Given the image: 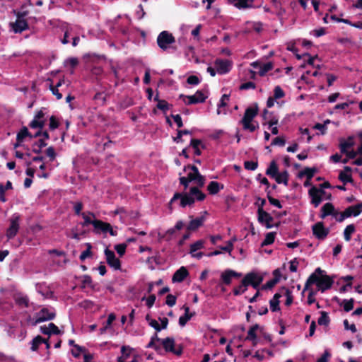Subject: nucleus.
<instances>
[{"label": "nucleus", "mask_w": 362, "mask_h": 362, "mask_svg": "<svg viewBox=\"0 0 362 362\" xmlns=\"http://www.w3.org/2000/svg\"><path fill=\"white\" fill-rule=\"evenodd\" d=\"M194 197L198 201H202L205 199L206 195L202 192L197 187H193L190 188L189 193H175L170 200V204L175 203L180 199V206L185 207L187 205H192L194 202Z\"/></svg>", "instance_id": "nucleus-1"}, {"label": "nucleus", "mask_w": 362, "mask_h": 362, "mask_svg": "<svg viewBox=\"0 0 362 362\" xmlns=\"http://www.w3.org/2000/svg\"><path fill=\"white\" fill-rule=\"evenodd\" d=\"M333 282V279L329 276L322 275V276H318L315 274H312L305 282L304 291L308 289L310 285L316 284L318 290L324 292L332 287Z\"/></svg>", "instance_id": "nucleus-2"}, {"label": "nucleus", "mask_w": 362, "mask_h": 362, "mask_svg": "<svg viewBox=\"0 0 362 362\" xmlns=\"http://www.w3.org/2000/svg\"><path fill=\"white\" fill-rule=\"evenodd\" d=\"M175 41V37L168 31H162L157 37V44L163 50L169 48L170 45L174 43Z\"/></svg>", "instance_id": "nucleus-3"}, {"label": "nucleus", "mask_w": 362, "mask_h": 362, "mask_svg": "<svg viewBox=\"0 0 362 362\" xmlns=\"http://www.w3.org/2000/svg\"><path fill=\"white\" fill-rule=\"evenodd\" d=\"M55 317V312L53 308H43L35 315V322L33 323V325H36L38 323L51 320Z\"/></svg>", "instance_id": "nucleus-4"}, {"label": "nucleus", "mask_w": 362, "mask_h": 362, "mask_svg": "<svg viewBox=\"0 0 362 362\" xmlns=\"http://www.w3.org/2000/svg\"><path fill=\"white\" fill-rule=\"evenodd\" d=\"M20 216L15 214L10 218V226L6 230V235L8 240L13 239L18 233L20 226Z\"/></svg>", "instance_id": "nucleus-5"}, {"label": "nucleus", "mask_w": 362, "mask_h": 362, "mask_svg": "<svg viewBox=\"0 0 362 362\" xmlns=\"http://www.w3.org/2000/svg\"><path fill=\"white\" fill-rule=\"evenodd\" d=\"M325 193L323 189H319L313 186L308 191V194L311 199V204H313L315 207H317L322 202Z\"/></svg>", "instance_id": "nucleus-6"}, {"label": "nucleus", "mask_w": 362, "mask_h": 362, "mask_svg": "<svg viewBox=\"0 0 362 362\" xmlns=\"http://www.w3.org/2000/svg\"><path fill=\"white\" fill-rule=\"evenodd\" d=\"M25 15V12L18 13L16 21L14 23H11V26L15 33H20L28 28V23L24 19Z\"/></svg>", "instance_id": "nucleus-7"}, {"label": "nucleus", "mask_w": 362, "mask_h": 362, "mask_svg": "<svg viewBox=\"0 0 362 362\" xmlns=\"http://www.w3.org/2000/svg\"><path fill=\"white\" fill-rule=\"evenodd\" d=\"M262 277L255 273L250 272L247 274L243 278V285L245 287L251 285L255 289H257L262 282Z\"/></svg>", "instance_id": "nucleus-8"}, {"label": "nucleus", "mask_w": 362, "mask_h": 362, "mask_svg": "<svg viewBox=\"0 0 362 362\" xmlns=\"http://www.w3.org/2000/svg\"><path fill=\"white\" fill-rule=\"evenodd\" d=\"M187 168L192 170V172L188 173L189 180L195 182L200 187H203L205 182V177L199 173L197 167L189 165Z\"/></svg>", "instance_id": "nucleus-9"}, {"label": "nucleus", "mask_w": 362, "mask_h": 362, "mask_svg": "<svg viewBox=\"0 0 362 362\" xmlns=\"http://www.w3.org/2000/svg\"><path fill=\"white\" fill-rule=\"evenodd\" d=\"M161 344L167 352L173 353L175 355H180L182 352L181 347L178 349L175 348V340L173 337H166L162 339Z\"/></svg>", "instance_id": "nucleus-10"}, {"label": "nucleus", "mask_w": 362, "mask_h": 362, "mask_svg": "<svg viewBox=\"0 0 362 362\" xmlns=\"http://www.w3.org/2000/svg\"><path fill=\"white\" fill-rule=\"evenodd\" d=\"M180 97L184 98V103L187 105H192L203 103L205 101L206 97L202 91H197L194 95L185 96L181 95Z\"/></svg>", "instance_id": "nucleus-11"}, {"label": "nucleus", "mask_w": 362, "mask_h": 362, "mask_svg": "<svg viewBox=\"0 0 362 362\" xmlns=\"http://www.w3.org/2000/svg\"><path fill=\"white\" fill-rule=\"evenodd\" d=\"M258 221L266 226L267 228H272L273 227L272 222L273 217L263 209H257Z\"/></svg>", "instance_id": "nucleus-12"}, {"label": "nucleus", "mask_w": 362, "mask_h": 362, "mask_svg": "<svg viewBox=\"0 0 362 362\" xmlns=\"http://www.w3.org/2000/svg\"><path fill=\"white\" fill-rule=\"evenodd\" d=\"M214 66L219 74H225L230 71L232 64L228 59H217L214 62Z\"/></svg>", "instance_id": "nucleus-13"}, {"label": "nucleus", "mask_w": 362, "mask_h": 362, "mask_svg": "<svg viewBox=\"0 0 362 362\" xmlns=\"http://www.w3.org/2000/svg\"><path fill=\"white\" fill-rule=\"evenodd\" d=\"M313 235L317 239H325L329 234V229L325 228L322 222H317L312 227Z\"/></svg>", "instance_id": "nucleus-14"}, {"label": "nucleus", "mask_w": 362, "mask_h": 362, "mask_svg": "<svg viewBox=\"0 0 362 362\" xmlns=\"http://www.w3.org/2000/svg\"><path fill=\"white\" fill-rule=\"evenodd\" d=\"M107 263L115 269H119L121 267L120 261L115 257V252L109 249L105 250Z\"/></svg>", "instance_id": "nucleus-15"}, {"label": "nucleus", "mask_w": 362, "mask_h": 362, "mask_svg": "<svg viewBox=\"0 0 362 362\" xmlns=\"http://www.w3.org/2000/svg\"><path fill=\"white\" fill-rule=\"evenodd\" d=\"M45 113L41 110L38 111L35 115L33 119L30 123V127L32 129H42L45 125L44 119Z\"/></svg>", "instance_id": "nucleus-16"}, {"label": "nucleus", "mask_w": 362, "mask_h": 362, "mask_svg": "<svg viewBox=\"0 0 362 362\" xmlns=\"http://www.w3.org/2000/svg\"><path fill=\"white\" fill-rule=\"evenodd\" d=\"M257 107H249L245 110L244 116L241 119V123L252 122L253 119L257 115Z\"/></svg>", "instance_id": "nucleus-17"}, {"label": "nucleus", "mask_w": 362, "mask_h": 362, "mask_svg": "<svg viewBox=\"0 0 362 362\" xmlns=\"http://www.w3.org/2000/svg\"><path fill=\"white\" fill-rule=\"evenodd\" d=\"M189 273L187 269L185 267H181L177 269L173 276V282H182L188 276Z\"/></svg>", "instance_id": "nucleus-18"}, {"label": "nucleus", "mask_w": 362, "mask_h": 362, "mask_svg": "<svg viewBox=\"0 0 362 362\" xmlns=\"http://www.w3.org/2000/svg\"><path fill=\"white\" fill-rule=\"evenodd\" d=\"M347 218L351 216H357L362 212V203L356 205L350 206L344 210Z\"/></svg>", "instance_id": "nucleus-19"}, {"label": "nucleus", "mask_w": 362, "mask_h": 362, "mask_svg": "<svg viewBox=\"0 0 362 362\" xmlns=\"http://www.w3.org/2000/svg\"><path fill=\"white\" fill-rule=\"evenodd\" d=\"M16 303L21 308H28L29 306L28 297L23 293H18L14 296Z\"/></svg>", "instance_id": "nucleus-20"}, {"label": "nucleus", "mask_w": 362, "mask_h": 362, "mask_svg": "<svg viewBox=\"0 0 362 362\" xmlns=\"http://www.w3.org/2000/svg\"><path fill=\"white\" fill-rule=\"evenodd\" d=\"M335 209L332 203H326L321 208V214L320 217L322 219L325 218L327 216L334 215Z\"/></svg>", "instance_id": "nucleus-21"}, {"label": "nucleus", "mask_w": 362, "mask_h": 362, "mask_svg": "<svg viewBox=\"0 0 362 362\" xmlns=\"http://www.w3.org/2000/svg\"><path fill=\"white\" fill-rule=\"evenodd\" d=\"M183 309L185 314L179 318V325L181 327H184L195 314L194 313H189V308L188 306L184 305Z\"/></svg>", "instance_id": "nucleus-22"}, {"label": "nucleus", "mask_w": 362, "mask_h": 362, "mask_svg": "<svg viewBox=\"0 0 362 362\" xmlns=\"http://www.w3.org/2000/svg\"><path fill=\"white\" fill-rule=\"evenodd\" d=\"M205 218L204 216L197 217L192 219L188 224L187 229L188 230H195L204 223Z\"/></svg>", "instance_id": "nucleus-23"}, {"label": "nucleus", "mask_w": 362, "mask_h": 362, "mask_svg": "<svg viewBox=\"0 0 362 362\" xmlns=\"http://www.w3.org/2000/svg\"><path fill=\"white\" fill-rule=\"evenodd\" d=\"M231 1L233 5L241 9V8H251L252 6V3L254 0H229Z\"/></svg>", "instance_id": "nucleus-24"}, {"label": "nucleus", "mask_w": 362, "mask_h": 362, "mask_svg": "<svg viewBox=\"0 0 362 362\" xmlns=\"http://www.w3.org/2000/svg\"><path fill=\"white\" fill-rule=\"evenodd\" d=\"M259 329V326L256 324L253 326H252L248 332H247V336L246 337L247 340L252 341L253 343V345L257 344V335H256V331Z\"/></svg>", "instance_id": "nucleus-25"}, {"label": "nucleus", "mask_w": 362, "mask_h": 362, "mask_svg": "<svg viewBox=\"0 0 362 362\" xmlns=\"http://www.w3.org/2000/svg\"><path fill=\"white\" fill-rule=\"evenodd\" d=\"M81 216L83 218L84 221L81 223L83 226H87L89 224L93 223L95 216L92 212H83L81 214Z\"/></svg>", "instance_id": "nucleus-26"}, {"label": "nucleus", "mask_w": 362, "mask_h": 362, "mask_svg": "<svg viewBox=\"0 0 362 362\" xmlns=\"http://www.w3.org/2000/svg\"><path fill=\"white\" fill-rule=\"evenodd\" d=\"M274 178L277 183H284L285 185H287L288 180V173L286 170L281 173H278Z\"/></svg>", "instance_id": "nucleus-27"}, {"label": "nucleus", "mask_w": 362, "mask_h": 362, "mask_svg": "<svg viewBox=\"0 0 362 362\" xmlns=\"http://www.w3.org/2000/svg\"><path fill=\"white\" fill-rule=\"evenodd\" d=\"M223 186L221 185V187H220L219 183L216 181L210 182V183L209 184V185L207 187L208 191L211 194H217L220 191V189H223Z\"/></svg>", "instance_id": "nucleus-28"}, {"label": "nucleus", "mask_w": 362, "mask_h": 362, "mask_svg": "<svg viewBox=\"0 0 362 362\" xmlns=\"http://www.w3.org/2000/svg\"><path fill=\"white\" fill-rule=\"evenodd\" d=\"M279 173V169L277 165L274 160H272L270 163L269 168L266 170V174L268 176L274 178L275 175Z\"/></svg>", "instance_id": "nucleus-29"}, {"label": "nucleus", "mask_w": 362, "mask_h": 362, "mask_svg": "<svg viewBox=\"0 0 362 362\" xmlns=\"http://www.w3.org/2000/svg\"><path fill=\"white\" fill-rule=\"evenodd\" d=\"M45 342V338L38 335L35 337L31 341V350L35 351L37 350L39 346Z\"/></svg>", "instance_id": "nucleus-30"}, {"label": "nucleus", "mask_w": 362, "mask_h": 362, "mask_svg": "<svg viewBox=\"0 0 362 362\" xmlns=\"http://www.w3.org/2000/svg\"><path fill=\"white\" fill-rule=\"evenodd\" d=\"M27 136H30V138L34 137L30 134L28 128L24 127L17 134L16 140L18 142H23V139Z\"/></svg>", "instance_id": "nucleus-31"}, {"label": "nucleus", "mask_w": 362, "mask_h": 362, "mask_svg": "<svg viewBox=\"0 0 362 362\" xmlns=\"http://www.w3.org/2000/svg\"><path fill=\"white\" fill-rule=\"evenodd\" d=\"M355 231V226L353 224L348 225L344 230V238L346 241L351 240V235Z\"/></svg>", "instance_id": "nucleus-32"}, {"label": "nucleus", "mask_w": 362, "mask_h": 362, "mask_svg": "<svg viewBox=\"0 0 362 362\" xmlns=\"http://www.w3.org/2000/svg\"><path fill=\"white\" fill-rule=\"evenodd\" d=\"M315 173V168H305L299 173V177L306 176L308 180H310L314 176Z\"/></svg>", "instance_id": "nucleus-33"}, {"label": "nucleus", "mask_w": 362, "mask_h": 362, "mask_svg": "<svg viewBox=\"0 0 362 362\" xmlns=\"http://www.w3.org/2000/svg\"><path fill=\"white\" fill-rule=\"evenodd\" d=\"M275 239V233L270 232L266 234L264 240L262 241L261 245L262 247L271 245L274 243Z\"/></svg>", "instance_id": "nucleus-34"}, {"label": "nucleus", "mask_w": 362, "mask_h": 362, "mask_svg": "<svg viewBox=\"0 0 362 362\" xmlns=\"http://www.w3.org/2000/svg\"><path fill=\"white\" fill-rule=\"evenodd\" d=\"M229 100V95L223 94L218 104L217 114L220 115L222 113V107H224L227 105V101Z\"/></svg>", "instance_id": "nucleus-35"}, {"label": "nucleus", "mask_w": 362, "mask_h": 362, "mask_svg": "<svg viewBox=\"0 0 362 362\" xmlns=\"http://www.w3.org/2000/svg\"><path fill=\"white\" fill-rule=\"evenodd\" d=\"M330 320L327 313L325 311L321 312V315L319 317L317 322L320 325L328 326Z\"/></svg>", "instance_id": "nucleus-36"}, {"label": "nucleus", "mask_w": 362, "mask_h": 362, "mask_svg": "<svg viewBox=\"0 0 362 362\" xmlns=\"http://www.w3.org/2000/svg\"><path fill=\"white\" fill-rule=\"evenodd\" d=\"M282 294L286 296V305H290L293 302V296L291 291L285 287L281 288Z\"/></svg>", "instance_id": "nucleus-37"}, {"label": "nucleus", "mask_w": 362, "mask_h": 362, "mask_svg": "<svg viewBox=\"0 0 362 362\" xmlns=\"http://www.w3.org/2000/svg\"><path fill=\"white\" fill-rule=\"evenodd\" d=\"M204 241L203 240H199L196 241L194 243L190 245V254H194V252H197V250L204 247Z\"/></svg>", "instance_id": "nucleus-38"}, {"label": "nucleus", "mask_w": 362, "mask_h": 362, "mask_svg": "<svg viewBox=\"0 0 362 362\" xmlns=\"http://www.w3.org/2000/svg\"><path fill=\"white\" fill-rule=\"evenodd\" d=\"M221 278L225 284L229 285L231 283V280L233 278L232 275L230 273V269L225 270L221 274Z\"/></svg>", "instance_id": "nucleus-39"}, {"label": "nucleus", "mask_w": 362, "mask_h": 362, "mask_svg": "<svg viewBox=\"0 0 362 362\" xmlns=\"http://www.w3.org/2000/svg\"><path fill=\"white\" fill-rule=\"evenodd\" d=\"M74 349L71 351L72 355L75 358H78L81 353L86 352V349L83 346H81L78 344H74Z\"/></svg>", "instance_id": "nucleus-40"}, {"label": "nucleus", "mask_w": 362, "mask_h": 362, "mask_svg": "<svg viewBox=\"0 0 362 362\" xmlns=\"http://www.w3.org/2000/svg\"><path fill=\"white\" fill-rule=\"evenodd\" d=\"M102 232L104 233H109L112 236L117 235V232L112 229L110 223L104 222Z\"/></svg>", "instance_id": "nucleus-41"}, {"label": "nucleus", "mask_w": 362, "mask_h": 362, "mask_svg": "<svg viewBox=\"0 0 362 362\" xmlns=\"http://www.w3.org/2000/svg\"><path fill=\"white\" fill-rule=\"evenodd\" d=\"M273 66L272 64L269 62L263 64L259 71V74L260 76H264L269 71H270L272 69Z\"/></svg>", "instance_id": "nucleus-42"}, {"label": "nucleus", "mask_w": 362, "mask_h": 362, "mask_svg": "<svg viewBox=\"0 0 362 362\" xmlns=\"http://www.w3.org/2000/svg\"><path fill=\"white\" fill-rule=\"evenodd\" d=\"M354 299L353 298H351L349 300H343V306H344V310L346 311V312H349L351 311L353 308H354Z\"/></svg>", "instance_id": "nucleus-43"}, {"label": "nucleus", "mask_w": 362, "mask_h": 362, "mask_svg": "<svg viewBox=\"0 0 362 362\" xmlns=\"http://www.w3.org/2000/svg\"><path fill=\"white\" fill-rule=\"evenodd\" d=\"M339 180L343 182L344 184H346L347 182H352L351 176L350 174L341 172L339 175Z\"/></svg>", "instance_id": "nucleus-44"}, {"label": "nucleus", "mask_w": 362, "mask_h": 362, "mask_svg": "<svg viewBox=\"0 0 362 362\" xmlns=\"http://www.w3.org/2000/svg\"><path fill=\"white\" fill-rule=\"evenodd\" d=\"M87 249L84 250L80 255V259L81 261H84L87 257H90L91 255V245L90 243L86 244Z\"/></svg>", "instance_id": "nucleus-45"}, {"label": "nucleus", "mask_w": 362, "mask_h": 362, "mask_svg": "<svg viewBox=\"0 0 362 362\" xmlns=\"http://www.w3.org/2000/svg\"><path fill=\"white\" fill-rule=\"evenodd\" d=\"M243 285V279L241 281V284L233 290V293L235 296H239L245 292L247 289V286H244Z\"/></svg>", "instance_id": "nucleus-46"}, {"label": "nucleus", "mask_w": 362, "mask_h": 362, "mask_svg": "<svg viewBox=\"0 0 362 362\" xmlns=\"http://www.w3.org/2000/svg\"><path fill=\"white\" fill-rule=\"evenodd\" d=\"M333 217L336 219L338 222H342L344 221L347 216H346V213L344 211L343 212L340 213L335 210L334 214L333 215Z\"/></svg>", "instance_id": "nucleus-47"}, {"label": "nucleus", "mask_w": 362, "mask_h": 362, "mask_svg": "<svg viewBox=\"0 0 362 362\" xmlns=\"http://www.w3.org/2000/svg\"><path fill=\"white\" fill-rule=\"evenodd\" d=\"M104 222L100 220L94 219L93 226L94 227L95 233H98L102 232Z\"/></svg>", "instance_id": "nucleus-48"}, {"label": "nucleus", "mask_w": 362, "mask_h": 362, "mask_svg": "<svg viewBox=\"0 0 362 362\" xmlns=\"http://www.w3.org/2000/svg\"><path fill=\"white\" fill-rule=\"evenodd\" d=\"M257 162L248 160L244 163V167L246 170H255L257 168Z\"/></svg>", "instance_id": "nucleus-49"}, {"label": "nucleus", "mask_w": 362, "mask_h": 362, "mask_svg": "<svg viewBox=\"0 0 362 362\" xmlns=\"http://www.w3.org/2000/svg\"><path fill=\"white\" fill-rule=\"evenodd\" d=\"M243 126V129L245 130H249L250 132H255L257 128H258L259 125L258 124H252V122H245V123H242Z\"/></svg>", "instance_id": "nucleus-50"}, {"label": "nucleus", "mask_w": 362, "mask_h": 362, "mask_svg": "<svg viewBox=\"0 0 362 362\" xmlns=\"http://www.w3.org/2000/svg\"><path fill=\"white\" fill-rule=\"evenodd\" d=\"M284 96V92L279 86H276L274 90V98L279 99Z\"/></svg>", "instance_id": "nucleus-51"}, {"label": "nucleus", "mask_w": 362, "mask_h": 362, "mask_svg": "<svg viewBox=\"0 0 362 362\" xmlns=\"http://www.w3.org/2000/svg\"><path fill=\"white\" fill-rule=\"evenodd\" d=\"M157 107L163 112H166L169 109V104L164 100H158Z\"/></svg>", "instance_id": "nucleus-52"}, {"label": "nucleus", "mask_w": 362, "mask_h": 362, "mask_svg": "<svg viewBox=\"0 0 362 362\" xmlns=\"http://www.w3.org/2000/svg\"><path fill=\"white\" fill-rule=\"evenodd\" d=\"M126 247L127 245L125 244H118L115 246V250L120 257H122L125 253Z\"/></svg>", "instance_id": "nucleus-53"}, {"label": "nucleus", "mask_w": 362, "mask_h": 362, "mask_svg": "<svg viewBox=\"0 0 362 362\" xmlns=\"http://www.w3.org/2000/svg\"><path fill=\"white\" fill-rule=\"evenodd\" d=\"M165 303L168 306L173 307L176 303V297L172 294L168 295Z\"/></svg>", "instance_id": "nucleus-54"}, {"label": "nucleus", "mask_w": 362, "mask_h": 362, "mask_svg": "<svg viewBox=\"0 0 362 362\" xmlns=\"http://www.w3.org/2000/svg\"><path fill=\"white\" fill-rule=\"evenodd\" d=\"M46 154L49 158V160L51 161H53L56 158V153H55L54 148L52 146H49L46 150Z\"/></svg>", "instance_id": "nucleus-55"}, {"label": "nucleus", "mask_w": 362, "mask_h": 362, "mask_svg": "<svg viewBox=\"0 0 362 362\" xmlns=\"http://www.w3.org/2000/svg\"><path fill=\"white\" fill-rule=\"evenodd\" d=\"M344 326L346 330H350L352 333H355L357 331L356 325L354 324L349 325L347 320H344Z\"/></svg>", "instance_id": "nucleus-56"}, {"label": "nucleus", "mask_w": 362, "mask_h": 362, "mask_svg": "<svg viewBox=\"0 0 362 362\" xmlns=\"http://www.w3.org/2000/svg\"><path fill=\"white\" fill-rule=\"evenodd\" d=\"M176 231L177 230L174 228H171L165 232V234L163 236V238H165L166 240H170L175 235Z\"/></svg>", "instance_id": "nucleus-57"}, {"label": "nucleus", "mask_w": 362, "mask_h": 362, "mask_svg": "<svg viewBox=\"0 0 362 362\" xmlns=\"http://www.w3.org/2000/svg\"><path fill=\"white\" fill-rule=\"evenodd\" d=\"M255 83L252 81H248L246 83H243L240 86V90H247V89H255Z\"/></svg>", "instance_id": "nucleus-58"}, {"label": "nucleus", "mask_w": 362, "mask_h": 362, "mask_svg": "<svg viewBox=\"0 0 362 362\" xmlns=\"http://www.w3.org/2000/svg\"><path fill=\"white\" fill-rule=\"evenodd\" d=\"M269 304L272 311L276 312L280 310L279 301H276V300H270Z\"/></svg>", "instance_id": "nucleus-59"}, {"label": "nucleus", "mask_w": 362, "mask_h": 362, "mask_svg": "<svg viewBox=\"0 0 362 362\" xmlns=\"http://www.w3.org/2000/svg\"><path fill=\"white\" fill-rule=\"evenodd\" d=\"M187 81L189 84H191V85H197L200 82L199 78L194 75L189 76L187 78Z\"/></svg>", "instance_id": "nucleus-60"}, {"label": "nucleus", "mask_w": 362, "mask_h": 362, "mask_svg": "<svg viewBox=\"0 0 362 362\" xmlns=\"http://www.w3.org/2000/svg\"><path fill=\"white\" fill-rule=\"evenodd\" d=\"M310 34L313 35L316 37H319L325 34V29L324 28H321L320 29L313 30L310 32Z\"/></svg>", "instance_id": "nucleus-61"}, {"label": "nucleus", "mask_w": 362, "mask_h": 362, "mask_svg": "<svg viewBox=\"0 0 362 362\" xmlns=\"http://www.w3.org/2000/svg\"><path fill=\"white\" fill-rule=\"evenodd\" d=\"M268 200L272 205L277 207L278 209L282 208V205L278 199H276L268 195Z\"/></svg>", "instance_id": "nucleus-62"}, {"label": "nucleus", "mask_w": 362, "mask_h": 362, "mask_svg": "<svg viewBox=\"0 0 362 362\" xmlns=\"http://www.w3.org/2000/svg\"><path fill=\"white\" fill-rule=\"evenodd\" d=\"M59 126V123L54 116H52L49 119V129L54 130Z\"/></svg>", "instance_id": "nucleus-63"}, {"label": "nucleus", "mask_w": 362, "mask_h": 362, "mask_svg": "<svg viewBox=\"0 0 362 362\" xmlns=\"http://www.w3.org/2000/svg\"><path fill=\"white\" fill-rule=\"evenodd\" d=\"M351 146V144L347 141H343L340 144V151L342 153H346L348 151V148Z\"/></svg>", "instance_id": "nucleus-64"}]
</instances>
